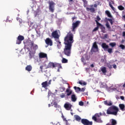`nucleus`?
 Masks as SVG:
<instances>
[{
	"mask_svg": "<svg viewBox=\"0 0 125 125\" xmlns=\"http://www.w3.org/2000/svg\"><path fill=\"white\" fill-rule=\"evenodd\" d=\"M117 125V121L115 119H111V125Z\"/></svg>",
	"mask_w": 125,
	"mask_h": 125,
	"instance_id": "2f4dec72",
	"label": "nucleus"
},
{
	"mask_svg": "<svg viewBox=\"0 0 125 125\" xmlns=\"http://www.w3.org/2000/svg\"><path fill=\"white\" fill-rule=\"evenodd\" d=\"M65 89H66V88L64 87H60V90L61 91H62V92H63V91H65Z\"/></svg>",
	"mask_w": 125,
	"mask_h": 125,
	"instance_id": "79ce46f5",
	"label": "nucleus"
},
{
	"mask_svg": "<svg viewBox=\"0 0 125 125\" xmlns=\"http://www.w3.org/2000/svg\"><path fill=\"white\" fill-rule=\"evenodd\" d=\"M99 30V27H96L92 31V32H96V31H98Z\"/></svg>",
	"mask_w": 125,
	"mask_h": 125,
	"instance_id": "49530a36",
	"label": "nucleus"
},
{
	"mask_svg": "<svg viewBox=\"0 0 125 125\" xmlns=\"http://www.w3.org/2000/svg\"><path fill=\"white\" fill-rule=\"evenodd\" d=\"M96 22L97 24V27H98V28H99V27H100V26H102V24L100 23H99V22L97 21H96Z\"/></svg>",
	"mask_w": 125,
	"mask_h": 125,
	"instance_id": "c9c22d12",
	"label": "nucleus"
},
{
	"mask_svg": "<svg viewBox=\"0 0 125 125\" xmlns=\"http://www.w3.org/2000/svg\"><path fill=\"white\" fill-rule=\"evenodd\" d=\"M120 98L122 100H125V97L124 96H121Z\"/></svg>",
	"mask_w": 125,
	"mask_h": 125,
	"instance_id": "bf43d9fd",
	"label": "nucleus"
},
{
	"mask_svg": "<svg viewBox=\"0 0 125 125\" xmlns=\"http://www.w3.org/2000/svg\"><path fill=\"white\" fill-rule=\"evenodd\" d=\"M101 71L104 74H106L107 73V70H106V67H104L101 68Z\"/></svg>",
	"mask_w": 125,
	"mask_h": 125,
	"instance_id": "c756f323",
	"label": "nucleus"
},
{
	"mask_svg": "<svg viewBox=\"0 0 125 125\" xmlns=\"http://www.w3.org/2000/svg\"><path fill=\"white\" fill-rule=\"evenodd\" d=\"M74 118L77 122H80L81 120H82V118L78 115H75Z\"/></svg>",
	"mask_w": 125,
	"mask_h": 125,
	"instance_id": "aec40b11",
	"label": "nucleus"
},
{
	"mask_svg": "<svg viewBox=\"0 0 125 125\" xmlns=\"http://www.w3.org/2000/svg\"><path fill=\"white\" fill-rule=\"evenodd\" d=\"M118 8L119 10H121V11L125 10V7L123 6V5H122L118 6Z\"/></svg>",
	"mask_w": 125,
	"mask_h": 125,
	"instance_id": "7c9ffc66",
	"label": "nucleus"
},
{
	"mask_svg": "<svg viewBox=\"0 0 125 125\" xmlns=\"http://www.w3.org/2000/svg\"><path fill=\"white\" fill-rule=\"evenodd\" d=\"M71 100L73 102H76V101H77V97H76V95L73 94L71 95Z\"/></svg>",
	"mask_w": 125,
	"mask_h": 125,
	"instance_id": "6ab92c4d",
	"label": "nucleus"
},
{
	"mask_svg": "<svg viewBox=\"0 0 125 125\" xmlns=\"http://www.w3.org/2000/svg\"><path fill=\"white\" fill-rule=\"evenodd\" d=\"M87 9H89V10H90V12H91L92 13H95V9L94 8H87Z\"/></svg>",
	"mask_w": 125,
	"mask_h": 125,
	"instance_id": "bb28decb",
	"label": "nucleus"
},
{
	"mask_svg": "<svg viewBox=\"0 0 125 125\" xmlns=\"http://www.w3.org/2000/svg\"><path fill=\"white\" fill-rule=\"evenodd\" d=\"M100 87H102V88H104L107 86V84H106V83H102L100 84Z\"/></svg>",
	"mask_w": 125,
	"mask_h": 125,
	"instance_id": "a878e982",
	"label": "nucleus"
},
{
	"mask_svg": "<svg viewBox=\"0 0 125 125\" xmlns=\"http://www.w3.org/2000/svg\"><path fill=\"white\" fill-rule=\"evenodd\" d=\"M80 106H83V103L82 101H80L79 103Z\"/></svg>",
	"mask_w": 125,
	"mask_h": 125,
	"instance_id": "5fc2aeb1",
	"label": "nucleus"
},
{
	"mask_svg": "<svg viewBox=\"0 0 125 125\" xmlns=\"http://www.w3.org/2000/svg\"><path fill=\"white\" fill-rule=\"evenodd\" d=\"M96 19L97 20H95V22H96V21L98 22V21H100L101 20V18H100V17H99V16H97Z\"/></svg>",
	"mask_w": 125,
	"mask_h": 125,
	"instance_id": "ea45409f",
	"label": "nucleus"
},
{
	"mask_svg": "<svg viewBox=\"0 0 125 125\" xmlns=\"http://www.w3.org/2000/svg\"><path fill=\"white\" fill-rule=\"evenodd\" d=\"M81 123L83 125H92V121L90 122L87 119H82L81 120Z\"/></svg>",
	"mask_w": 125,
	"mask_h": 125,
	"instance_id": "6e6552de",
	"label": "nucleus"
},
{
	"mask_svg": "<svg viewBox=\"0 0 125 125\" xmlns=\"http://www.w3.org/2000/svg\"><path fill=\"white\" fill-rule=\"evenodd\" d=\"M32 66L31 65H27L26 67H25V70L26 71H28V72H31V71H32Z\"/></svg>",
	"mask_w": 125,
	"mask_h": 125,
	"instance_id": "4be33fe9",
	"label": "nucleus"
},
{
	"mask_svg": "<svg viewBox=\"0 0 125 125\" xmlns=\"http://www.w3.org/2000/svg\"><path fill=\"white\" fill-rule=\"evenodd\" d=\"M104 104L106 105V106H112L113 105V103L111 101L108 102L107 101H105L104 102Z\"/></svg>",
	"mask_w": 125,
	"mask_h": 125,
	"instance_id": "2eb2a0df",
	"label": "nucleus"
},
{
	"mask_svg": "<svg viewBox=\"0 0 125 125\" xmlns=\"http://www.w3.org/2000/svg\"><path fill=\"white\" fill-rule=\"evenodd\" d=\"M90 67H91L92 68H93V67H94V64H91L90 65Z\"/></svg>",
	"mask_w": 125,
	"mask_h": 125,
	"instance_id": "680f3d73",
	"label": "nucleus"
},
{
	"mask_svg": "<svg viewBox=\"0 0 125 125\" xmlns=\"http://www.w3.org/2000/svg\"><path fill=\"white\" fill-rule=\"evenodd\" d=\"M102 114L103 116H106V113L105 112H103Z\"/></svg>",
	"mask_w": 125,
	"mask_h": 125,
	"instance_id": "338daca9",
	"label": "nucleus"
},
{
	"mask_svg": "<svg viewBox=\"0 0 125 125\" xmlns=\"http://www.w3.org/2000/svg\"><path fill=\"white\" fill-rule=\"evenodd\" d=\"M62 63H68V60L63 58L62 61Z\"/></svg>",
	"mask_w": 125,
	"mask_h": 125,
	"instance_id": "72a5a7b5",
	"label": "nucleus"
},
{
	"mask_svg": "<svg viewBox=\"0 0 125 125\" xmlns=\"http://www.w3.org/2000/svg\"><path fill=\"white\" fill-rule=\"evenodd\" d=\"M119 112V108L115 105H112L108 107L106 110V114L107 115H114L117 116Z\"/></svg>",
	"mask_w": 125,
	"mask_h": 125,
	"instance_id": "f03ea898",
	"label": "nucleus"
},
{
	"mask_svg": "<svg viewBox=\"0 0 125 125\" xmlns=\"http://www.w3.org/2000/svg\"><path fill=\"white\" fill-rule=\"evenodd\" d=\"M108 38V34H104V36L102 37V39L103 40H105V39H107Z\"/></svg>",
	"mask_w": 125,
	"mask_h": 125,
	"instance_id": "58836bf2",
	"label": "nucleus"
},
{
	"mask_svg": "<svg viewBox=\"0 0 125 125\" xmlns=\"http://www.w3.org/2000/svg\"><path fill=\"white\" fill-rule=\"evenodd\" d=\"M64 108L66 109V110H67L68 111H70L71 109H72V104H65L64 105Z\"/></svg>",
	"mask_w": 125,
	"mask_h": 125,
	"instance_id": "f8f14e48",
	"label": "nucleus"
},
{
	"mask_svg": "<svg viewBox=\"0 0 125 125\" xmlns=\"http://www.w3.org/2000/svg\"><path fill=\"white\" fill-rule=\"evenodd\" d=\"M30 43V45L31 47H33V49L35 51H36L37 49L39 48V46H38L37 44H34V41H31Z\"/></svg>",
	"mask_w": 125,
	"mask_h": 125,
	"instance_id": "9d476101",
	"label": "nucleus"
},
{
	"mask_svg": "<svg viewBox=\"0 0 125 125\" xmlns=\"http://www.w3.org/2000/svg\"><path fill=\"white\" fill-rule=\"evenodd\" d=\"M108 21H109V22H110L111 25H112L113 24V20L111 19H107Z\"/></svg>",
	"mask_w": 125,
	"mask_h": 125,
	"instance_id": "8fccbe9b",
	"label": "nucleus"
},
{
	"mask_svg": "<svg viewBox=\"0 0 125 125\" xmlns=\"http://www.w3.org/2000/svg\"><path fill=\"white\" fill-rule=\"evenodd\" d=\"M102 47L104 49V50H106V49H108L109 48V45H107L106 43L104 42L102 44Z\"/></svg>",
	"mask_w": 125,
	"mask_h": 125,
	"instance_id": "4468645a",
	"label": "nucleus"
},
{
	"mask_svg": "<svg viewBox=\"0 0 125 125\" xmlns=\"http://www.w3.org/2000/svg\"><path fill=\"white\" fill-rule=\"evenodd\" d=\"M42 87H44V88H45L46 87H47V86H48V83L47 82V81L42 82Z\"/></svg>",
	"mask_w": 125,
	"mask_h": 125,
	"instance_id": "a211bd4d",
	"label": "nucleus"
},
{
	"mask_svg": "<svg viewBox=\"0 0 125 125\" xmlns=\"http://www.w3.org/2000/svg\"><path fill=\"white\" fill-rule=\"evenodd\" d=\"M66 92L67 93V96H70L72 94V91L70 90L68 88L66 89Z\"/></svg>",
	"mask_w": 125,
	"mask_h": 125,
	"instance_id": "b1692460",
	"label": "nucleus"
},
{
	"mask_svg": "<svg viewBox=\"0 0 125 125\" xmlns=\"http://www.w3.org/2000/svg\"><path fill=\"white\" fill-rule=\"evenodd\" d=\"M108 21H109V22H110L111 25H112L113 24V20L111 19H107Z\"/></svg>",
	"mask_w": 125,
	"mask_h": 125,
	"instance_id": "09e8293b",
	"label": "nucleus"
},
{
	"mask_svg": "<svg viewBox=\"0 0 125 125\" xmlns=\"http://www.w3.org/2000/svg\"><path fill=\"white\" fill-rule=\"evenodd\" d=\"M60 97H61V98H64V97H65V94L62 93V94L60 95Z\"/></svg>",
	"mask_w": 125,
	"mask_h": 125,
	"instance_id": "6e6d98bb",
	"label": "nucleus"
},
{
	"mask_svg": "<svg viewBox=\"0 0 125 125\" xmlns=\"http://www.w3.org/2000/svg\"><path fill=\"white\" fill-rule=\"evenodd\" d=\"M116 42H111L109 43V45L111 46V47H115L116 46Z\"/></svg>",
	"mask_w": 125,
	"mask_h": 125,
	"instance_id": "f704fd0d",
	"label": "nucleus"
},
{
	"mask_svg": "<svg viewBox=\"0 0 125 125\" xmlns=\"http://www.w3.org/2000/svg\"><path fill=\"white\" fill-rule=\"evenodd\" d=\"M101 29L102 32H103V33L105 32V27H104L103 25H102Z\"/></svg>",
	"mask_w": 125,
	"mask_h": 125,
	"instance_id": "37998d69",
	"label": "nucleus"
},
{
	"mask_svg": "<svg viewBox=\"0 0 125 125\" xmlns=\"http://www.w3.org/2000/svg\"><path fill=\"white\" fill-rule=\"evenodd\" d=\"M54 5H55V3H54L53 1H50L49 2V10H50L51 12H54Z\"/></svg>",
	"mask_w": 125,
	"mask_h": 125,
	"instance_id": "39448f33",
	"label": "nucleus"
},
{
	"mask_svg": "<svg viewBox=\"0 0 125 125\" xmlns=\"http://www.w3.org/2000/svg\"><path fill=\"white\" fill-rule=\"evenodd\" d=\"M54 106L55 108H59L60 107L59 105H58V104H57V103L56 102L54 103Z\"/></svg>",
	"mask_w": 125,
	"mask_h": 125,
	"instance_id": "4c0bfd02",
	"label": "nucleus"
},
{
	"mask_svg": "<svg viewBox=\"0 0 125 125\" xmlns=\"http://www.w3.org/2000/svg\"><path fill=\"white\" fill-rule=\"evenodd\" d=\"M39 58L40 59L47 58V54H46L44 53L41 52L39 53Z\"/></svg>",
	"mask_w": 125,
	"mask_h": 125,
	"instance_id": "ddd939ff",
	"label": "nucleus"
},
{
	"mask_svg": "<svg viewBox=\"0 0 125 125\" xmlns=\"http://www.w3.org/2000/svg\"><path fill=\"white\" fill-rule=\"evenodd\" d=\"M94 7H97V4H94Z\"/></svg>",
	"mask_w": 125,
	"mask_h": 125,
	"instance_id": "69168bd1",
	"label": "nucleus"
},
{
	"mask_svg": "<svg viewBox=\"0 0 125 125\" xmlns=\"http://www.w3.org/2000/svg\"><path fill=\"white\" fill-rule=\"evenodd\" d=\"M74 0H68L69 2H74Z\"/></svg>",
	"mask_w": 125,
	"mask_h": 125,
	"instance_id": "e2e57ef3",
	"label": "nucleus"
},
{
	"mask_svg": "<svg viewBox=\"0 0 125 125\" xmlns=\"http://www.w3.org/2000/svg\"><path fill=\"white\" fill-rule=\"evenodd\" d=\"M74 42V35L71 32H69L64 38V44H65V46L63 49V53L67 57L71 56L72 45Z\"/></svg>",
	"mask_w": 125,
	"mask_h": 125,
	"instance_id": "f257e3e1",
	"label": "nucleus"
},
{
	"mask_svg": "<svg viewBox=\"0 0 125 125\" xmlns=\"http://www.w3.org/2000/svg\"><path fill=\"white\" fill-rule=\"evenodd\" d=\"M48 96H50V95H51V91H48Z\"/></svg>",
	"mask_w": 125,
	"mask_h": 125,
	"instance_id": "13d9d810",
	"label": "nucleus"
},
{
	"mask_svg": "<svg viewBox=\"0 0 125 125\" xmlns=\"http://www.w3.org/2000/svg\"><path fill=\"white\" fill-rule=\"evenodd\" d=\"M40 12H41V10H40V9H37V10L34 12L35 17H37V15H40Z\"/></svg>",
	"mask_w": 125,
	"mask_h": 125,
	"instance_id": "cd10ccee",
	"label": "nucleus"
},
{
	"mask_svg": "<svg viewBox=\"0 0 125 125\" xmlns=\"http://www.w3.org/2000/svg\"><path fill=\"white\" fill-rule=\"evenodd\" d=\"M58 68V72H60V69H62V66L61 65V64L60 63H55V68L56 67Z\"/></svg>",
	"mask_w": 125,
	"mask_h": 125,
	"instance_id": "f3484780",
	"label": "nucleus"
},
{
	"mask_svg": "<svg viewBox=\"0 0 125 125\" xmlns=\"http://www.w3.org/2000/svg\"><path fill=\"white\" fill-rule=\"evenodd\" d=\"M91 51L92 52H96V51H98V45H97V42H95L93 43Z\"/></svg>",
	"mask_w": 125,
	"mask_h": 125,
	"instance_id": "0eeeda50",
	"label": "nucleus"
},
{
	"mask_svg": "<svg viewBox=\"0 0 125 125\" xmlns=\"http://www.w3.org/2000/svg\"><path fill=\"white\" fill-rule=\"evenodd\" d=\"M48 68H55V63L53 62H50L48 64Z\"/></svg>",
	"mask_w": 125,
	"mask_h": 125,
	"instance_id": "dca6fc26",
	"label": "nucleus"
},
{
	"mask_svg": "<svg viewBox=\"0 0 125 125\" xmlns=\"http://www.w3.org/2000/svg\"><path fill=\"white\" fill-rule=\"evenodd\" d=\"M105 14L109 17V18H112V15H111V13L108 10H106L105 11Z\"/></svg>",
	"mask_w": 125,
	"mask_h": 125,
	"instance_id": "5701e85b",
	"label": "nucleus"
},
{
	"mask_svg": "<svg viewBox=\"0 0 125 125\" xmlns=\"http://www.w3.org/2000/svg\"><path fill=\"white\" fill-rule=\"evenodd\" d=\"M56 41L59 45H61V42L59 41V39H58L57 40H56Z\"/></svg>",
	"mask_w": 125,
	"mask_h": 125,
	"instance_id": "c03bdc74",
	"label": "nucleus"
},
{
	"mask_svg": "<svg viewBox=\"0 0 125 125\" xmlns=\"http://www.w3.org/2000/svg\"><path fill=\"white\" fill-rule=\"evenodd\" d=\"M119 107L120 108L122 111H125V104H119Z\"/></svg>",
	"mask_w": 125,
	"mask_h": 125,
	"instance_id": "393cba45",
	"label": "nucleus"
},
{
	"mask_svg": "<svg viewBox=\"0 0 125 125\" xmlns=\"http://www.w3.org/2000/svg\"><path fill=\"white\" fill-rule=\"evenodd\" d=\"M75 19H76V18H75V17H73V18H72V21H74V20H75Z\"/></svg>",
	"mask_w": 125,
	"mask_h": 125,
	"instance_id": "0e129e2a",
	"label": "nucleus"
},
{
	"mask_svg": "<svg viewBox=\"0 0 125 125\" xmlns=\"http://www.w3.org/2000/svg\"><path fill=\"white\" fill-rule=\"evenodd\" d=\"M85 89H86V88H85V87L82 88H81L80 91H81V92H84V91L85 90Z\"/></svg>",
	"mask_w": 125,
	"mask_h": 125,
	"instance_id": "603ef678",
	"label": "nucleus"
},
{
	"mask_svg": "<svg viewBox=\"0 0 125 125\" xmlns=\"http://www.w3.org/2000/svg\"><path fill=\"white\" fill-rule=\"evenodd\" d=\"M77 83H79V84H81V85H86V83L83 81H79Z\"/></svg>",
	"mask_w": 125,
	"mask_h": 125,
	"instance_id": "412c9836",
	"label": "nucleus"
},
{
	"mask_svg": "<svg viewBox=\"0 0 125 125\" xmlns=\"http://www.w3.org/2000/svg\"><path fill=\"white\" fill-rule=\"evenodd\" d=\"M52 37H54V39H59V35L57 30H55L52 33Z\"/></svg>",
	"mask_w": 125,
	"mask_h": 125,
	"instance_id": "9b49d317",
	"label": "nucleus"
},
{
	"mask_svg": "<svg viewBox=\"0 0 125 125\" xmlns=\"http://www.w3.org/2000/svg\"><path fill=\"white\" fill-rule=\"evenodd\" d=\"M113 67L114 68V69H117V65H116V64H114L113 65Z\"/></svg>",
	"mask_w": 125,
	"mask_h": 125,
	"instance_id": "4d7b16f0",
	"label": "nucleus"
},
{
	"mask_svg": "<svg viewBox=\"0 0 125 125\" xmlns=\"http://www.w3.org/2000/svg\"><path fill=\"white\" fill-rule=\"evenodd\" d=\"M45 42L48 46L49 45L50 46H52L53 45V42H52V40L49 38L46 39L45 40Z\"/></svg>",
	"mask_w": 125,
	"mask_h": 125,
	"instance_id": "1a4fd4ad",
	"label": "nucleus"
},
{
	"mask_svg": "<svg viewBox=\"0 0 125 125\" xmlns=\"http://www.w3.org/2000/svg\"><path fill=\"white\" fill-rule=\"evenodd\" d=\"M122 17L124 18V19H125V15L123 16Z\"/></svg>",
	"mask_w": 125,
	"mask_h": 125,
	"instance_id": "774afa93",
	"label": "nucleus"
},
{
	"mask_svg": "<svg viewBox=\"0 0 125 125\" xmlns=\"http://www.w3.org/2000/svg\"><path fill=\"white\" fill-rule=\"evenodd\" d=\"M106 27L108 28V29H110L111 27H110V24H109V22H106L105 24Z\"/></svg>",
	"mask_w": 125,
	"mask_h": 125,
	"instance_id": "3c124183",
	"label": "nucleus"
},
{
	"mask_svg": "<svg viewBox=\"0 0 125 125\" xmlns=\"http://www.w3.org/2000/svg\"><path fill=\"white\" fill-rule=\"evenodd\" d=\"M101 116H102V113H96L92 117L93 121H94L96 123H103L102 119H101Z\"/></svg>",
	"mask_w": 125,
	"mask_h": 125,
	"instance_id": "7ed1b4c3",
	"label": "nucleus"
},
{
	"mask_svg": "<svg viewBox=\"0 0 125 125\" xmlns=\"http://www.w3.org/2000/svg\"><path fill=\"white\" fill-rule=\"evenodd\" d=\"M17 20L20 23V24L22 23V19H21V18H17Z\"/></svg>",
	"mask_w": 125,
	"mask_h": 125,
	"instance_id": "a18cd8bd",
	"label": "nucleus"
},
{
	"mask_svg": "<svg viewBox=\"0 0 125 125\" xmlns=\"http://www.w3.org/2000/svg\"><path fill=\"white\" fill-rule=\"evenodd\" d=\"M109 5L110 7H111V8L112 9V10H113V11H115V10H116V9L114 8V7L113 6V5H112V2H109Z\"/></svg>",
	"mask_w": 125,
	"mask_h": 125,
	"instance_id": "473e14b6",
	"label": "nucleus"
},
{
	"mask_svg": "<svg viewBox=\"0 0 125 125\" xmlns=\"http://www.w3.org/2000/svg\"><path fill=\"white\" fill-rule=\"evenodd\" d=\"M81 61L83 63H85V59H84V58L83 57H82L81 58Z\"/></svg>",
	"mask_w": 125,
	"mask_h": 125,
	"instance_id": "de8ad7c7",
	"label": "nucleus"
},
{
	"mask_svg": "<svg viewBox=\"0 0 125 125\" xmlns=\"http://www.w3.org/2000/svg\"><path fill=\"white\" fill-rule=\"evenodd\" d=\"M107 52H108V53H110V54L113 53V49L108 48L107 49Z\"/></svg>",
	"mask_w": 125,
	"mask_h": 125,
	"instance_id": "e433bc0d",
	"label": "nucleus"
},
{
	"mask_svg": "<svg viewBox=\"0 0 125 125\" xmlns=\"http://www.w3.org/2000/svg\"><path fill=\"white\" fill-rule=\"evenodd\" d=\"M74 89H75V90H76V92H79V91H81V88L80 87L74 86Z\"/></svg>",
	"mask_w": 125,
	"mask_h": 125,
	"instance_id": "c85d7f7f",
	"label": "nucleus"
},
{
	"mask_svg": "<svg viewBox=\"0 0 125 125\" xmlns=\"http://www.w3.org/2000/svg\"><path fill=\"white\" fill-rule=\"evenodd\" d=\"M81 23V21H77L75 22H73L72 23V32H76V29L79 27V25H80V23Z\"/></svg>",
	"mask_w": 125,
	"mask_h": 125,
	"instance_id": "20e7f679",
	"label": "nucleus"
},
{
	"mask_svg": "<svg viewBox=\"0 0 125 125\" xmlns=\"http://www.w3.org/2000/svg\"><path fill=\"white\" fill-rule=\"evenodd\" d=\"M25 38L22 35H19L17 38L16 44H21L22 41H24Z\"/></svg>",
	"mask_w": 125,
	"mask_h": 125,
	"instance_id": "423d86ee",
	"label": "nucleus"
},
{
	"mask_svg": "<svg viewBox=\"0 0 125 125\" xmlns=\"http://www.w3.org/2000/svg\"><path fill=\"white\" fill-rule=\"evenodd\" d=\"M29 58L32 59L33 58V56H32V52L30 51L29 52Z\"/></svg>",
	"mask_w": 125,
	"mask_h": 125,
	"instance_id": "864d4df0",
	"label": "nucleus"
},
{
	"mask_svg": "<svg viewBox=\"0 0 125 125\" xmlns=\"http://www.w3.org/2000/svg\"><path fill=\"white\" fill-rule=\"evenodd\" d=\"M119 47H120L122 49H125V46L124 44H120L119 45Z\"/></svg>",
	"mask_w": 125,
	"mask_h": 125,
	"instance_id": "a19ab883",
	"label": "nucleus"
},
{
	"mask_svg": "<svg viewBox=\"0 0 125 125\" xmlns=\"http://www.w3.org/2000/svg\"><path fill=\"white\" fill-rule=\"evenodd\" d=\"M43 67V66H40V69H41V70L42 72Z\"/></svg>",
	"mask_w": 125,
	"mask_h": 125,
	"instance_id": "052dcab7",
	"label": "nucleus"
}]
</instances>
